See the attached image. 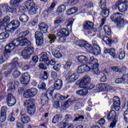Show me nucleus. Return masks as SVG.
<instances>
[{"mask_svg":"<svg viewBox=\"0 0 128 128\" xmlns=\"http://www.w3.org/2000/svg\"><path fill=\"white\" fill-rule=\"evenodd\" d=\"M38 94V90L36 88H31L26 90L23 96L25 98H34Z\"/></svg>","mask_w":128,"mask_h":128,"instance_id":"9","label":"nucleus"},{"mask_svg":"<svg viewBox=\"0 0 128 128\" xmlns=\"http://www.w3.org/2000/svg\"><path fill=\"white\" fill-rule=\"evenodd\" d=\"M62 120V114H58L54 116L52 122L53 124H56V122H58V121Z\"/></svg>","mask_w":128,"mask_h":128,"instance_id":"31","label":"nucleus"},{"mask_svg":"<svg viewBox=\"0 0 128 128\" xmlns=\"http://www.w3.org/2000/svg\"><path fill=\"white\" fill-rule=\"evenodd\" d=\"M19 20L21 22H28V16L26 14H22L20 16Z\"/></svg>","mask_w":128,"mask_h":128,"instance_id":"33","label":"nucleus"},{"mask_svg":"<svg viewBox=\"0 0 128 128\" xmlns=\"http://www.w3.org/2000/svg\"><path fill=\"white\" fill-rule=\"evenodd\" d=\"M10 18L9 16H6L4 17L2 20H0V28L1 30H8V24L10 22Z\"/></svg>","mask_w":128,"mask_h":128,"instance_id":"11","label":"nucleus"},{"mask_svg":"<svg viewBox=\"0 0 128 128\" xmlns=\"http://www.w3.org/2000/svg\"><path fill=\"white\" fill-rule=\"evenodd\" d=\"M6 96H8L6 99L8 106H14L16 102V98L14 97V96L12 95V94H8L4 92H0V98L1 100H4V98L6 97Z\"/></svg>","mask_w":128,"mask_h":128,"instance_id":"3","label":"nucleus"},{"mask_svg":"<svg viewBox=\"0 0 128 128\" xmlns=\"http://www.w3.org/2000/svg\"><path fill=\"white\" fill-rule=\"evenodd\" d=\"M99 6L102 10L106 9V1H100L99 4Z\"/></svg>","mask_w":128,"mask_h":128,"instance_id":"46","label":"nucleus"},{"mask_svg":"<svg viewBox=\"0 0 128 128\" xmlns=\"http://www.w3.org/2000/svg\"><path fill=\"white\" fill-rule=\"evenodd\" d=\"M97 90H99L102 92L106 90V84L105 83H101L98 84L96 86Z\"/></svg>","mask_w":128,"mask_h":128,"instance_id":"34","label":"nucleus"},{"mask_svg":"<svg viewBox=\"0 0 128 128\" xmlns=\"http://www.w3.org/2000/svg\"><path fill=\"white\" fill-rule=\"evenodd\" d=\"M124 116L125 122L128 124V108H127L126 110L124 112Z\"/></svg>","mask_w":128,"mask_h":128,"instance_id":"62","label":"nucleus"},{"mask_svg":"<svg viewBox=\"0 0 128 128\" xmlns=\"http://www.w3.org/2000/svg\"><path fill=\"white\" fill-rule=\"evenodd\" d=\"M117 55L118 57H117L116 58H119V60H122L126 56V52H124V51L119 50L118 54Z\"/></svg>","mask_w":128,"mask_h":128,"instance_id":"42","label":"nucleus"},{"mask_svg":"<svg viewBox=\"0 0 128 128\" xmlns=\"http://www.w3.org/2000/svg\"><path fill=\"white\" fill-rule=\"evenodd\" d=\"M94 48L92 47V49L90 51V54H92L94 56H98L100 54V48L98 44L97 43H94L93 42Z\"/></svg>","mask_w":128,"mask_h":128,"instance_id":"15","label":"nucleus"},{"mask_svg":"<svg viewBox=\"0 0 128 128\" xmlns=\"http://www.w3.org/2000/svg\"><path fill=\"white\" fill-rule=\"evenodd\" d=\"M83 28H84V30H94V32L96 30V29L94 30V22L90 21H86L84 22Z\"/></svg>","mask_w":128,"mask_h":128,"instance_id":"16","label":"nucleus"},{"mask_svg":"<svg viewBox=\"0 0 128 128\" xmlns=\"http://www.w3.org/2000/svg\"><path fill=\"white\" fill-rule=\"evenodd\" d=\"M34 6H36L34 2V0H27L24 4L25 10H28V8Z\"/></svg>","mask_w":128,"mask_h":128,"instance_id":"30","label":"nucleus"},{"mask_svg":"<svg viewBox=\"0 0 128 128\" xmlns=\"http://www.w3.org/2000/svg\"><path fill=\"white\" fill-rule=\"evenodd\" d=\"M47 66H54L56 65V60L52 59L50 60L49 59H48V60L46 63Z\"/></svg>","mask_w":128,"mask_h":128,"instance_id":"60","label":"nucleus"},{"mask_svg":"<svg viewBox=\"0 0 128 128\" xmlns=\"http://www.w3.org/2000/svg\"><path fill=\"white\" fill-rule=\"evenodd\" d=\"M8 36H9L8 34L2 32L0 34V40H5V38H8Z\"/></svg>","mask_w":128,"mask_h":128,"instance_id":"58","label":"nucleus"},{"mask_svg":"<svg viewBox=\"0 0 128 128\" xmlns=\"http://www.w3.org/2000/svg\"><path fill=\"white\" fill-rule=\"evenodd\" d=\"M122 14L120 12H117L114 13L110 16L111 20L112 22H118L122 18Z\"/></svg>","mask_w":128,"mask_h":128,"instance_id":"19","label":"nucleus"},{"mask_svg":"<svg viewBox=\"0 0 128 128\" xmlns=\"http://www.w3.org/2000/svg\"><path fill=\"white\" fill-rule=\"evenodd\" d=\"M62 86V80L60 79L57 80L54 84V88L56 90H60Z\"/></svg>","mask_w":128,"mask_h":128,"instance_id":"24","label":"nucleus"},{"mask_svg":"<svg viewBox=\"0 0 128 128\" xmlns=\"http://www.w3.org/2000/svg\"><path fill=\"white\" fill-rule=\"evenodd\" d=\"M78 62L80 64H88V60L86 56H80L78 57Z\"/></svg>","mask_w":128,"mask_h":128,"instance_id":"27","label":"nucleus"},{"mask_svg":"<svg viewBox=\"0 0 128 128\" xmlns=\"http://www.w3.org/2000/svg\"><path fill=\"white\" fill-rule=\"evenodd\" d=\"M30 31L26 30L20 32L18 34V36H19V38H22V40H26L25 42H30V40H28V37Z\"/></svg>","mask_w":128,"mask_h":128,"instance_id":"20","label":"nucleus"},{"mask_svg":"<svg viewBox=\"0 0 128 128\" xmlns=\"http://www.w3.org/2000/svg\"><path fill=\"white\" fill-rule=\"evenodd\" d=\"M38 56H34L32 58V60L30 62V66H34L36 64V62H38Z\"/></svg>","mask_w":128,"mask_h":128,"instance_id":"35","label":"nucleus"},{"mask_svg":"<svg viewBox=\"0 0 128 128\" xmlns=\"http://www.w3.org/2000/svg\"><path fill=\"white\" fill-rule=\"evenodd\" d=\"M116 118V112L114 110H111L107 116V120L108 122H112Z\"/></svg>","mask_w":128,"mask_h":128,"instance_id":"22","label":"nucleus"},{"mask_svg":"<svg viewBox=\"0 0 128 128\" xmlns=\"http://www.w3.org/2000/svg\"><path fill=\"white\" fill-rule=\"evenodd\" d=\"M34 48L32 46H29L24 49L22 52V56L24 60H30V56L34 54Z\"/></svg>","mask_w":128,"mask_h":128,"instance_id":"7","label":"nucleus"},{"mask_svg":"<svg viewBox=\"0 0 128 128\" xmlns=\"http://www.w3.org/2000/svg\"><path fill=\"white\" fill-rule=\"evenodd\" d=\"M86 42L84 40H78L76 42V44H78L80 48H84V46Z\"/></svg>","mask_w":128,"mask_h":128,"instance_id":"61","label":"nucleus"},{"mask_svg":"<svg viewBox=\"0 0 128 128\" xmlns=\"http://www.w3.org/2000/svg\"><path fill=\"white\" fill-rule=\"evenodd\" d=\"M80 78V74L78 73H74L70 75V77L68 78V80H70V82H76Z\"/></svg>","mask_w":128,"mask_h":128,"instance_id":"25","label":"nucleus"},{"mask_svg":"<svg viewBox=\"0 0 128 128\" xmlns=\"http://www.w3.org/2000/svg\"><path fill=\"white\" fill-rule=\"evenodd\" d=\"M102 77L100 78V81L101 82H106V75L104 74V72L101 73Z\"/></svg>","mask_w":128,"mask_h":128,"instance_id":"57","label":"nucleus"},{"mask_svg":"<svg viewBox=\"0 0 128 128\" xmlns=\"http://www.w3.org/2000/svg\"><path fill=\"white\" fill-rule=\"evenodd\" d=\"M12 76H13L14 78H18L20 76V72L18 70H14L12 73Z\"/></svg>","mask_w":128,"mask_h":128,"instance_id":"44","label":"nucleus"},{"mask_svg":"<svg viewBox=\"0 0 128 128\" xmlns=\"http://www.w3.org/2000/svg\"><path fill=\"white\" fill-rule=\"evenodd\" d=\"M38 28L41 32H43L44 34L48 32V24H46L44 22L40 23L38 24Z\"/></svg>","mask_w":128,"mask_h":128,"instance_id":"23","label":"nucleus"},{"mask_svg":"<svg viewBox=\"0 0 128 128\" xmlns=\"http://www.w3.org/2000/svg\"><path fill=\"white\" fill-rule=\"evenodd\" d=\"M2 10L4 12H10V7L8 4H4L2 6Z\"/></svg>","mask_w":128,"mask_h":128,"instance_id":"45","label":"nucleus"},{"mask_svg":"<svg viewBox=\"0 0 128 128\" xmlns=\"http://www.w3.org/2000/svg\"><path fill=\"white\" fill-rule=\"evenodd\" d=\"M34 38L36 40L44 38V34H42V32H41L40 31H36L34 34Z\"/></svg>","mask_w":128,"mask_h":128,"instance_id":"41","label":"nucleus"},{"mask_svg":"<svg viewBox=\"0 0 128 128\" xmlns=\"http://www.w3.org/2000/svg\"><path fill=\"white\" fill-rule=\"evenodd\" d=\"M56 36L60 38H62L63 42H66V36H70V32L65 28H62L57 33Z\"/></svg>","mask_w":128,"mask_h":128,"instance_id":"10","label":"nucleus"},{"mask_svg":"<svg viewBox=\"0 0 128 128\" xmlns=\"http://www.w3.org/2000/svg\"><path fill=\"white\" fill-rule=\"evenodd\" d=\"M76 102V100H72V99H68L66 102H65L64 103V104L63 105V106H64V108H68V106H70V105L68 104H70V102Z\"/></svg>","mask_w":128,"mask_h":128,"instance_id":"50","label":"nucleus"},{"mask_svg":"<svg viewBox=\"0 0 128 128\" xmlns=\"http://www.w3.org/2000/svg\"><path fill=\"white\" fill-rule=\"evenodd\" d=\"M115 22H117L118 28H122L124 26V21L122 18L118 21H116Z\"/></svg>","mask_w":128,"mask_h":128,"instance_id":"49","label":"nucleus"},{"mask_svg":"<svg viewBox=\"0 0 128 128\" xmlns=\"http://www.w3.org/2000/svg\"><path fill=\"white\" fill-rule=\"evenodd\" d=\"M74 19H69L67 22V28L72 30V24H74Z\"/></svg>","mask_w":128,"mask_h":128,"instance_id":"47","label":"nucleus"},{"mask_svg":"<svg viewBox=\"0 0 128 128\" xmlns=\"http://www.w3.org/2000/svg\"><path fill=\"white\" fill-rule=\"evenodd\" d=\"M24 0H10V4L12 6L10 7V12L16 14L18 12V10H20L18 6H20Z\"/></svg>","mask_w":128,"mask_h":128,"instance_id":"5","label":"nucleus"},{"mask_svg":"<svg viewBox=\"0 0 128 128\" xmlns=\"http://www.w3.org/2000/svg\"><path fill=\"white\" fill-rule=\"evenodd\" d=\"M28 12L30 14H36L38 12V8H36V6H33L28 9Z\"/></svg>","mask_w":128,"mask_h":128,"instance_id":"40","label":"nucleus"},{"mask_svg":"<svg viewBox=\"0 0 128 128\" xmlns=\"http://www.w3.org/2000/svg\"><path fill=\"white\" fill-rule=\"evenodd\" d=\"M126 2H122V0H118L116 2L114 5V8H118L120 12H124L128 10V6L126 5Z\"/></svg>","mask_w":128,"mask_h":128,"instance_id":"6","label":"nucleus"},{"mask_svg":"<svg viewBox=\"0 0 128 128\" xmlns=\"http://www.w3.org/2000/svg\"><path fill=\"white\" fill-rule=\"evenodd\" d=\"M52 68L54 70H56V72H60V64H58L56 65H54Z\"/></svg>","mask_w":128,"mask_h":128,"instance_id":"63","label":"nucleus"},{"mask_svg":"<svg viewBox=\"0 0 128 128\" xmlns=\"http://www.w3.org/2000/svg\"><path fill=\"white\" fill-rule=\"evenodd\" d=\"M92 70L91 68L86 64H82L78 67L77 70V72L78 74H84V72H90Z\"/></svg>","mask_w":128,"mask_h":128,"instance_id":"14","label":"nucleus"},{"mask_svg":"<svg viewBox=\"0 0 128 128\" xmlns=\"http://www.w3.org/2000/svg\"><path fill=\"white\" fill-rule=\"evenodd\" d=\"M11 64L13 68H18L20 66V64H18V58H14L11 62Z\"/></svg>","mask_w":128,"mask_h":128,"instance_id":"37","label":"nucleus"},{"mask_svg":"<svg viewBox=\"0 0 128 128\" xmlns=\"http://www.w3.org/2000/svg\"><path fill=\"white\" fill-rule=\"evenodd\" d=\"M69 124L68 122H62L59 124H58V126L59 128H66L68 126Z\"/></svg>","mask_w":128,"mask_h":128,"instance_id":"51","label":"nucleus"},{"mask_svg":"<svg viewBox=\"0 0 128 128\" xmlns=\"http://www.w3.org/2000/svg\"><path fill=\"white\" fill-rule=\"evenodd\" d=\"M20 26V22L18 20H13L9 24H8L7 32H13L16 28Z\"/></svg>","mask_w":128,"mask_h":128,"instance_id":"8","label":"nucleus"},{"mask_svg":"<svg viewBox=\"0 0 128 128\" xmlns=\"http://www.w3.org/2000/svg\"><path fill=\"white\" fill-rule=\"evenodd\" d=\"M18 82L17 80H14L12 82H10V84H8V86H9V88L10 90H15L16 87L18 86Z\"/></svg>","mask_w":128,"mask_h":128,"instance_id":"36","label":"nucleus"},{"mask_svg":"<svg viewBox=\"0 0 128 128\" xmlns=\"http://www.w3.org/2000/svg\"><path fill=\"white\" fill-rule=\"evenodd\" d=\"M72 62L70 60H68L64 65V68L66 70H70V66H72Z\"/></svg>","mask_w":128,"mask_h":128,"instance_id":"43","label":"nucleus"},{"mask_svg":"<svg viewBox=\"0 0 128 128\" xmlns=\"http://www.w3.org/2000/svg\"><path fill=\"white\" fill-rule=\"evenodd\" d=\"M48 60V54L46 52H42L40 55V62H44L45 64Z\"/></svg>","mask_w":128,"mask_h":128,"instance_id":"29","label":"nucleus"},{"mask_svg":"<svg viewBox=\"0 0 128 128\" xmlns=\"http://www.w3.org/2000/svg\"><path fill=\"white\" fill-rule=\"evenodd\" d=\"M88 90H77L76 92V94H78L79 96H86V94H88Z\"/></svg>","mask_w":128,"mask_h":128,"instance_id":"39","label":"nucleus"},{"mask_svg":"<svg viewBox=\"0 0 128 128\" xmlns=\"http://www.w3.org/2000/svg\"><path fill=\"white\" fill-rule=\"evenodd\" d=\"M26 40H22V38H18L13 40L9 44L5 46V52H7L9 54H10V51L12 50H14L16 48H18V46H30L32 44L30 42L27 41V42H26Z\"/></svg>","mask_w":128,"mask_h":128,"instance_id":"1","label":"nucleus"},{"mask_svg":"<svg viewBox=\"0 0 128 128\" xmlns=\"http://www.w3.org/2000/svg\"><path fill=\"white\" fill-rule=\"evenodd\" d=\"M8 52H6V50H4V52L2 55L1 56V58H0V64H4L6 60L8 58Z\"/></svg>","mask_w":128,"mask_h":128,"instance_id":"26","label":"nucleus"},{"mask_svg":"<svg viewBox=\"0 0 128 128\" xmlns=\"http://www.w3.org/2000/svg\"><path fill=\"white\" fill-rule=\"evenodd\" d=\"M90 82V78L88 76H86L80 81L79 86L80 88H86V86H88Z\"/></svg>","mask_w":128,"mask_h":128,"instance_id":"12","label":"nucleus"},{"mask_svg":"<svg viewBox=\"0 0 128 128\" xmlns=\"http://www.w3.org/2000/svg\"><path fill=\"white\" fill-rule=\"evenodd\" d=\"M88 64L89 66L96 74H100V70H98V59L95 58L94 56H92L90 58Z\"/></svg>","mask_w":128,"mask_h":128,"instance_id":"4","label":"nucleus"},{"mask_svg":"<svg viewBox=\"0 0 128 128\" xmlns=\"http://www.w3.org/2000/svg\"><path fill=\"white\" fill-rule=\"evenodd\" d=\"M64 10H66V6L64 4L59 6L57 9L58 12H64Z\"/></svg>","mask_w":128,"mask_h":128,"instance_id":"55","label":"nucleus"},{"mask_svg":"<svg viewBox=\"0 0 128 128\" xmlns=\"http://www.w3.org/2000/svg\"><path fill=\"white\" fill-rule=\"evenodd\" d=\"M55 98L59 100H67L68 98H70V95L67 94L66 96L58 93L55 94Z\"/></svg>","mask_w":128,"mask_h":128,"instance_id":"32","label":"nucleus"},{"mask_svg":"<svg viewBox=\"0 0 128 128\" xmlns=\"http://www.w3.org/2000/svg\"><path fill=\"white\" fill-rule=\"evenodd\" d=\"M104 54H109L114 58H118L117 54L116 52V50L114 48L106 49L104 51Z\"/></svg>","mask_w":128,"mask_h":128,"instance_id":"21","label":"nucleus"},{"mask_svg":"<svg viewBox=\"0 0 128 128\" xmlns=\"http://www.w3.org/2000/svg\"><path fill=\"white\" fill-rule=\"evenodd\" d=\"M64 120L66 122H72L74 120V118L70 116V115L67 114L64 116Z\"/></svg>","mask_w":128,"mask_h":128,"instance_id":"54","label":"nucleus"},{"mask_svg":"<svg viewBox=\"0 0 128 128\" xmlns=\"http://www.w3.org/2000/svg\"><path fill=\"white\" fill-rule=\"evenodd\" d=\"M36 44L40 46L44 44V38L36 39Z\"/></svg>","mask_w":128,"mask_h":128,"instance_id":"59","label":"nucleus"},{"mask_svg":"<svg viewBox=\"0 0 128 128\" xmlns=\"http://www.w3.org/2000/svg\"><path fill=\"white\" fill-rule=\"evenodd\" d=\"M20 122L22 124H28L30 122V117L28 115L22 116L20 118Z\"/></svg>","mask_w":128,"mask_h":128,"instance_id":"28","label":"nucleus"},{"mask_svg":"<svg viewBox=\"0 0 128 128\" xmlns=\"http://www.w3.org/2000/svg\"><path fill=\"white\" fill-rule=\"evenodd\" d=\"M122 78L124 82V83H126L128 84V74H124Z\"/></svg>","mask_w":128,"mask_h":128,"instance_id":"64","label":"nucleus"},{"mask_svg":"<svg viewBox=\"0 0 128 128\" xmlns=\"http://www.w3.org/2000/svg\"><path fill=\"white\" fill-rule=\"evenodd\" d=\"M52 88H49L47 91L46 92V96H44L43 98V99L42 100V103L44 104H48V96H52V93L54 92V91L52 90H51Z\"/></svg>","mask_w":128,"mask_h":128,"instance_id":"17","label":"nucleus"},{"mask_svg":"<svg viewBox=\"0 0 128 128\" xmlns=\"http://www.w3.org/2000/svg\"><path fill=\"white\" fill-rule=\"evenodd\" d=\"M82 120H84V116L82 115H78V116L76 117L74 120H72V122H80Z\"/></svg>","mask_w":128,"mask_h":128,"instance_id":"53","label":"nucleus"},{"mask_svg":"<svg viewBox=\"0 0 128 128\" xmlns=\"http://www.w3.org/2000/svg\"><path fill=\"white\" fill-rule=\"evenodd\" d=\"M104 32L108 34V36H110V34H112V31L110 30V28L108 27V26H104Z\"/></svg>","mask_w":128,"mask_h":128,"instance_id":"48","label":"nucleus"},{"mask_svg":"<svg viewBox=\"0 0 128 128\" xmlns=\"http://www.w3.org/2000/svg\"><path fill=\"white\" fill-rule=\"evenodd\" d=\"M113 104L116 112L120 110V100L118 96L114 98Z\"/></svg>","mask_w":128,"mask_h":128,"instance_id":"18","label":"nucleus"},{"mask_svg":"<svg viewBox=\"0 0 128 128\" xmlns=\"http://www.w3.org/2000/svg\"><path fill=\"white\" fill-rule=\"evenodd\" d=\"M52 54L56 58H60L62 56V55L60 52V50H53L52 51Z\"/></svg>","mask_w":128,"mask_h":128,"instance_id":"38","label":"nucleus"},{"mask_svg":"<svg viewBox=\"0 0 128 128\" xmlns=\"http://www.w3.org/2000/svg\"><path fill=\"white\" fill-rule=\"evenodd\" d=\"M36 100L34 98H30L24 102V106L27 108V112L29 114L32 116L36 112Z\"/></svg>","mask_w":128,"mask_h":128,"instance_id":"2","label":"nucleus"},{"mask_svg":"<svg viewBox=\"0 0 128 128\" xmlns=\"http://www.w3.org/2000/svg\"><path fill=\"white\" fill-rule=\"evenodd\" d=\"M83 48H86V50H88V52H90V50H92V46L90 44H88L86 42L85 44H84Z\"/></svg>","mask_w":128,"mask_h":128,"instance_id":"52","label":"nucleus"},{"mask_svg":"<svg viewBox=\"0 0 128 128\" xmlns=\"http://www.w3.org/2000/svg\"><path fill=\"white\" fill-rule=\"evenodd\" d=\"M48 38L50 40V44H52V42H54L56 41V36L54 34H50L48 36Z\"/></svg>","mask_w":128,"mask_h":128,"instance_id":"56","label":"nucleus"},{"mask_svg":"<svg viewBox=\"0 0 128 128\" xmlns=\"http://www.w3.org/2000/svg\"><path fill=\"white\" fill-rule=\"evenodd\" d=\"M30 80V75L28 73H24L20 78V82L22 84H28Z\"/></svg>","mask_w":128,"mask_h":128,"instance_id":"13","label":"nucleus"}]
</instances>
